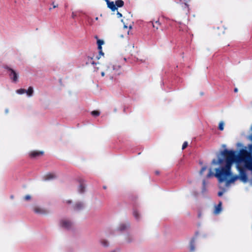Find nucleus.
<instances>
[{
  "label": "nucleus",
  "mask_w": 252,
  "mask_h": 252,
  "mask_svg": "<svg viewBox=\"0 0 252 252\" xmlns=\"http://www.w3.org/2000/svg\"><path fill=\"white\" fill-rule=\"evenodd\" d=\"M129 224L122 223L120 225V226L119 227V229L120 231H123V230L126 229L128 227H129Z\"/></svg>",
  "instance_id": "16"
},
{
  "label": "nucleus",
  "mask_w": 252,
  "mask_h": 252,
  "mask_svg": "<svg viewBox=\"0 0 252 252\" xmlns=\"http://www.w3.org/2000/svg\"><path fill=\"white\" fill-rule=\"evenodd\" d=\"M87 62H86V64H88L89 63H91L92 64H96L94 62V61L93 60V58H91V57H87Z\"/></svg>",
  "instance_id": "20"
},
{
  "label": "nucleus",
  "mask_w": 252,
  "mask_h": 252,
  "mask_svg": "<svg viewBox=\"0 0 252 252\" xmlns=\"http://www.w3.org/2000/svg\"><path fill=\"white\" fill-rule=\"evenodd\" d=\"M101 243L104 247H107L108 246V242L105 240H101Z\"/></svg>",
  "instance_id": "24"
},
{
  "label": "nucleus",
  "mask_w": 252,
  "mask_h": 252,
  "mask_svg": "<svg viewBox=\"0 0 252 252\" xmlns=\"http://www.w3.org/2000/svg\"><path fill=\"white\" fill-rule=\"evenodd\" d=\"M116 6L117 7H122L124 5V2L123 0H117L115 1Z\"/></svg>",
  "instance_id": "14"
},
{
  "label": "nucleus",
  "mask_w": 252,
  "mask_h": 252,
  "mask_svg": "<svg viewBox=\"0 0 252 252\" xmlns=\"http://www.w3.org/2000/svg\"><path fill=\"white\" fill-rule=\"evenodd\" d=\"M218 196H222V194H223V192H222V191H219V192H218Z\"/></svg>",
  "instance_id": "36"
},
{
  "label": "nucleus",
  "mask_w": 252,
  "mask_h": 252,
  "mask_svg": "<svg viewBox=\"0 0 252 252\" xmlns=\"http://www.w3.org/2000/svg\"><path fill=\"white\" fill-rule=\"evenodd\" d=\"M85 190V185L83 182H80L78 188V191L80 193H83Z\"/></svg>",
  "instance_id": "12"
},
{
  "label": "nucleus",
  "mask_w": 252,
  "mask_h": 252,
  "mask_svg": "<svg viewBox=\"0 0 252 252\" xmlns=\"http://www.w3.org/2000/svg\"><path fill=\"white\" fill-rule=\"evenodd\" d=\"M155 174L156 175H159V172L158 171H155Z\"/></svg>",
  "instance_id": "40"
},
{
  "label": "nucleus",
  "mask_w": 252,
  "mask_h": 252,
  "mask_svg": "<svg viewBox=\"0 0 252 252\" xmlns=\"http://www.w3.org/2000/svg\"><path fill=\"white\" fill-rule=\"evenodd\" d=\"M186 29H187V27H186L185 25H181L180 26H179V30L180 31H184V30H185V31H187Z\"/></svg>",
  "instance_id": "28"
},
{
  "label": "nucleus",
  "mask_w": 252,
  "mask_h": 252,
  "mask_svg": "<svg viewBox=\"0 0 252 252\" xmlns=\"http://www.w3.org/2000/svg\"><path fill=\"white\" fill-rule=\"evenodd\" d=\"M115 252V251H114V252Z\"/></svg>",
  "instance_id": "47"
},
{
  "label": "nucleus",
  "mask_w": 252,
  "mask_h": 252,
  "mask_svg": "<svg viewBox=\"0 0 252 252\" xmlns=\"http://www.w3.org/2000/svg\"><path fill=\"white\" fill-rule=\"evenodd\" d=\"M17 93L19 94H23L26 93V90L24 89H20L17 90Z\"/></svg>",
  "instance_id": "25"
},
{
  "label": "nucleus",
  "mask_w": 252,
  "mask_h": 252,
  "mask_svg": "<svg viewBox=\"0 0 252 252\" xmlns=\"http://www.w3.org/2000/svg\"><path fill=\"white\" fill-rule=\"evenodd\" d=\"M55 177H56V176L54 174L48 173L45 176V180H50V179H54Z\"/></svg>",
  "instance_id": "15"
},
{
  "label": "nucleus",
  "mask_w": 252,
  "mask_h": 252,
  "mask_svg": "<svg viewBox=\"0 0 252 252\" xmlns=\"http://www.w3.org/2000/svg\"><path fill=\"white\" fill-rule=\"evenodd\" d=\"M105 72L110 78L113 79L122 73L121 66L119 65L109 63L106 65Z\"/></svg>",
  "instance_id": "2"
},
{
  "label": "nucleus",
  "mask_w": 252,
  "mask_h": 252,
  "mask_svg": "<svg viewBox=\"0 0 252 252\" xmlns=\"http://www.w3.org/2000/svg\"><path fill=\"white\" fill-rule=\"evenodd\" d=\"M234 91L235 93H237L238 92V89L237 88H235L234 90Z\"/></svg>",
  "instance_id": "41"
},
{
  "label": "nucleus",
  "mask_w": 252,
  "mask_h": 252,
  "mask_svg": "<svg viewBox=\"0 0 252 252\" xmlns=\"http://www.w3.org/2000/svg\"><path fill=\"white\" fill-rule=\"evenodd\" d=\"M117 15L118 18H121L122 17V14L119 12H117Z\"/></svg>",
  "instance_id": "34"
},
{
  "label": "nucleus",
  "mask_w": 252,
  "mask_h": 252,
  "mask_svg": "<svg viewBox=\"0 0 252 252\" xmlns=\"http://www.w3.org/2000/svg\"><path fill=\"white\" fill-rule=\"evenodd\" d=\"M107 4L108 7L112 11H114L117 9L115 3H114L113 1L110 2V1H108Z\"/></svg>",
  "instance_id": "9"
},
{
  "label": "nucleus",
  "mask_w": 252,
  "mask_h": 252,
  "mask_svg": "<svg viewBox=\"0 0 252 252\" xmlns=\"http://www.w3.org/2000/svg\"><path fill=\"white\" fill-rule=\"evenodd\" d=\"M190 251L193 252L195 250V238H192L190 241Z\"/></svg>",
  "instance_id": "13"
},
{
  "label": "nucleus",
  "mask_w": 252,
  "mask_h": 252,
  "mask_svg": "<svg viewBox=\"0 0 252 252\" xmlns=\"http://www.w3.org/2000/svg\"><path fill=\"white\" fill-rule=\"evenodd\" d=\"M99 50V55L104 56V53L102 52V49L101 50Z\"/></svg>",
  "instance_id": "35"
},
{
  "label": "nucleus",
  "mask_w": 252,
  "mask_h": 252,
  "mask_svg": "<svg viewBox=\"0 0 252 252\" xmlns=\"http://www.w3.org/2000/svg\"><path fill=\"white\" fill-rule=\"evenodd\" d=\"M3 68L7 70L9 72L10 78L12 80V81L14 82H16L18 79V73L14 70L9 67L7 65H4Z\"/></svg>",
  "instance_id": "4"
},
{
  "label": "nucleus",
  "mask_w": 252,
  "mask_h": 252,
  "mask_svg": "<svg viewBox=\"0 0 252 252\" xmlns=\"http://www.w3.org/2000/svg\"><path fill=\"white\" fill-rule=\"evenodd\" d=\"M207 169V167L206 166H203L201 168L200 172H199V173L201 175H203L204 171H205Z\"/></svg>",
  "instance_id": "26"
},
{
  "label": "nucleus",
  "mask_w": 252,
  "mask_h": 252,
  "mask_svg": "<svg viewBox=\"0 0 252 252\" xmlns=\"http://www.w3.org/2000/svg\"><path fill=\"white\" fill-rule=\"evenodd\" d=\"M237 170L239 172V178L244 183H246L248 181V178L246 172L245 166H236Z\"/></svg>",
  "instance_id": "3"
},
{
  "label": "nucleus",
  "mask_w": 252,
  "mask_h": 252,
  "mask_svg": "<svg viewBox=\"0 0 252 252\" xmlns=\"http://www.w3.org/2000/svg\"><path fill=\"white\" fill-rule=\"evenodd\" d=\"M201 217V213L200 211H199L198 213V217L199 218H200Z\"/></svg>",
  "instance_id": "38"
},
{
  "label": "nucleus",
  "mask_w": 252,
  "mask_h": 252,
  "mask_svg": "<svg viewBox=\"0 0 252 252\" xmlns=\"http://www.w3.org/2000/svg\"><path fill=\"white\" fill-rule=\"evenodd\" d=\"M224 161V159L223 158H219L218 161H217L215 159H214L213 160H212V163L213 164H217V163H219V164H221Z\"/></svg>",
  "instance_id": "19"
},
{
  "label": "nucleus",
  "mask_w": 252,
  "mask_h": 252,
  "mask_svg": "<svg viewBox=\"0 0 252 252\" xmlns=\"http://www.w3.org/2000/svg\"><path fill=\"white\" fill-rule=\"evenodd\" d=\"M153 27L156 28L157 30L158 29V26L160 25V23L158 21H156L154 23H152Z\"/></svg>",
  "instance_id": "21"
},
{
  "label": "nucleus",
  "mask_w": 252,
  "mask_h": 252,
  "mask_svg": "<svg viewBox=\"0 0 252 252\" xmlns=\"http://www.w3.org/2000/svg\"><path fill=\"white\" fill-rule=\"evenodd\" d=\"M61 225L64 228L69 229L72 226V223L67 220H62L61 221Z\"/></svg>",
  "instance_id": "7"
},
{
  "label": "nucleus",
  "mask_w": 252,
  "mask_h": 252,
  "mask_svg": "<svg viewBox=\"0 0 252 252\" xmlns=\"http://www.w3.org/2000/svg\"><path fill=\"white\" fill-rule=\"evenodd\" d=\"M213 175H214L213 172L212 171L211 169H210L207 175V177L210 178V177H212Z\"/></svg>",
  "instance_id": "27"
},
{
  "label": "nucleus",
  "mask_w": 252,
  "mask_h": 252,
  "mask_svg": "<svg viewBox=\"0 0 252 252\" xmlns=\"http://www.w3.org/2000/svg\"><path fill=\"white\" fill-rule=\"evenodd\" d=\"M221 155L225 158L226 164L220 169L217 168L215 174V176L220 183L224 181L227 177L231 175V167L232 163L235 162L234 151L224 149L221 152Z\"/></svg>",
  "instance_id": "1"
},
{
  "label": "nucleus",
  "mask_w": 252,
  "mask_h": 252,
  "mask_svg": "<svg viewBox=\"0 0 252 252\" xmlns=\"http://www.w3.org/2000/svg\"><path fill=\"white\" fill-rule=\"evenodd\" d=\"M96 58H97V59H99L100 58V57L97 56V57H96Z\"/></svg>",
  "instance_id": "44"
},
{
  "label": "nucleus",
  "mask_w": 252,
  "mask_h": 252,
  "mask_svg": "<svg viewBox=\"0 0 252 252\" xmlns=\"http://www.w3.org/2000/svg\"><path fill=\"white\" fill-rule=\"evenodd\" d=\"M203 184L204 186H205V181L204 180L203 182Z\"/></svg>",
  "instance_id": "43"
},
{
  "label": "nucleus",
  "mask_w": 252,
  "mask_h": 252,
  "mask_svg": "<svg viewBox=\"0 0 252 252\" xmlns=\"http://www.w3.org/2000/svg\"><path fill=\"white\" fill-rule=\"evenodd\" d=\"M26 93L29 96H32L33 93V90L32 87H29L27 91L26 90Z\"/></svg>",
  "instance_id": "17"
},
{
  "label": "nucleus",
  "mask_w": 252,
  "mask_h": 252,
  "mask_svg": "<svg viewBox=\"0 0 252 252\" xmlns=\"http://www.w3.org/2000/svg\"><path fill=\"white\" fill-rule=\"evenodd\" d=\"M91 114L93 116L96 117L99 115L100 112L98 111L94 110L91 112Z\"/></svg>",
  "instance_id": "23"
},
{
  "label": "nucleus",
  "mask_w": 252,
  "mask_h": 252,
  "mask_svg": "<svg viewBox=\"0 0 252 252\" xmlns=\"http://www.w3.org/2000/svg\"><path fill=\"white\" fill-rule=\"evenodd\" d=\"M219 129L222 131L224 129V123L223 122H220L219 125Z\"/></svg>",
  "instance_id": "22"
},
{
  "label": "nucleus",
  "mask_w": 252,
  "mask_h": 252,
  "mask_svg": "<svg viewBox=\"0 0 252 252\" xmlns=\"http://www.w3.org/2000/svg\"><path fill=\"white\" fill-rule=\"evenodd\" d=\"M105 1H106V2L107 3V1H109V0H105Z\"/></svg>",
  "instance_id": "46"
},
{
  "label": "nucleus",
  "mask_w": 252,
  "mask_h": 252,
  "mask_svg": "<svg viewBox=\"0 0 252 252\" xmlns=\"http://www.w3.org/2000/svg\"><path fill=\"white\" fill-rule=\"evenodd\" d=\"M97 44L98 45V49L101 50L102 49V45L104 44V41L101 39H98L97 40Z\"/></svg>",
  "instance_id": "18"
},
{
  "label": "nucleus",
  "mask_w": 252,
  "mask_h": 252,
  "mask_svg": "<svg viewBox=\"0 0 252 252\" xmlns=\"http://www.w3.org/2000/svg\"><path fill=\"white\" fill-rule=\"evenodd\" d=\"M221 206L222 203L221 202H220L219 203L215 206V209L214 210V214H219L221 211Z\"/></svg>",
  "instance_id": "10"
},
{
  "label": "nucleus",
  "mask_w": 252,
  "mask_h": 252,
  "mask_svg": "<svg viewBox=\"0 0 252 252\" xmlns=\"http://www.w3.org/2000/svg\"><path fill=\"white\" fill-rule=\"evenodd\" d=\"M43 154L44 153L42 151H32L29 153V156L31 158H35L42 156Z\"/></svg>",
  "instance_id": "5"
},
{
  "label": "nucleus",
  "mask_w": 252,
  "mask_h": 252,
  "mask_svg": "<svg viewBox=\"0 0 252 252\" xmlns=\"http://www.w3.org/2000/svg\"><path fill=\"white\" fill-rule=\"evenodd\" d=\"M103 189H106V187L105 186H104V187H103Z\"/></svg>",
  "instance_id": "45"
},
{
  "label": "nucleus",
  "mask_w": 252,
  "mask_h": 252,
  "mask_svg": "<svg viewBox=\"0 0 252 252\" xmlns=\"http://www.w3.org/2000/svg\"><path fill=\"white\" fill-rule=\"evenodd\" d=\"M133 215L136 219H139V213L137 211H133Z\"/></svg>",
  "instance_id": "29"
},
{
  "label": "nucleus",
  "mask_w": 252,
  "mask_h": 252,
  "mask_svg": "<svg viewBox=\"0 0 252 252\" xmlns=\"http://www.w3.org/2000/svg\"><path fill=\"white\" fill-rule=\"evenodd\" d=\"M251 129L252 130V126ZM250 139L252 141V135L250 136ZM248 147H249L250 151H252V144L249 145Z\"/></svg>",
  "instance_id": "30"
},
{
  "label": "nucleus",
  "mask_w": 252,
  "mask_h": 252,
  "mask_svg": "<svg viewBox=\"0 0 252 252\" xmlns=\"http://www.w3.org/2000/svg\"><path fill=\"white\" fill-rule=\"evenodd\" d=\"M31 198V197L30 195H27L24 197V199L26 200H29Z\"/></svg>",
  "instance_id": "32"
},
{
  "label": "nucleus",
  "mask_w": 252,
  "mask_h": 252,
  "mask_svg": "<svg viewBox=\"0 0 252 252\" xmlns=\"http://www.w3.org/2000/svg\"><path fill=\"white\" fill-rule=\"evenodd\" d=\"M33 211L35 213L40 215H46L48 212L46 209L39 207H35L33 208Z\"/></svg>",
  "instance_id": "6"
},
{
  "label": "nucleus",
  "mask_w": 252,
  "mask_h": 252,
  "mask_svg": "<svg viewBox=\"0 0 252 252\" xmlns=\"http://www.w3.org/2000/svg\"><path fill=\"white\" fill-rule=\"evenodd\" d=\"M52 5L53 6V8H55L56 7H58V4H55L54 2H53L52 3Z\"/></svg>",
  "instance_id": "37"
},
{
  "label": "nucleus",
  "mask_w": 252,
  "mask_h": 252,
  "mask_svg": "<svg viewBox=\"0 0 252 252\" xmlns=\"http://www.w3.org/2000/svg\"><path fill=\"white\" fill-rule=\"evenodd\" d=\"M184 5L185 6V8H187V11L188 12L189 11V5L187 3H185L184 4Z\"/></svg>",
  "instance_id": "33"
},
{
  "label": "nucleus",
  "mask_w": 252,
  "mask_h": 252,
  "mask_svg": "<svg viewBox=\"0 0 252 252\" xmlns=\"http://www.w3.org/2000/svg\"><path fill=\"white\" fill-rule=\"evenodd\" d=\"M67 202L69 204V203H71V200H68V201H67Z\"/></svg>",
  "instance_id": "42"
},
{
  "label": "nucleus",
  "mask_w": 252,
  "mask_h": 252,
  "mask_svg": "<svg viewBox=\"0 0 252 252\" xmlns=\"http://www.w3.org/2000/svg\"><path fill=\"white\" fill-rule=\"evenodd\" d=\"M105 73H106L105 71V72H104V71L101 72V76H104Z\"/></svg>",
  "instance_id": "39"
},
{
  "label": "nucleus",
  "mask_w": 252,
  "mask_h": 252,
  "mask_svg": "<svg viewBox=\"0 0 252 252\" xmlns=\"http://www.w3.org/2000/svg\"><path fill=\"white\" fill-rule=\"evenodd\" d=\"M84 207V204L81 202H77L73 206L74 210L76 211H79L82 210Z\"/></svg>",
  "instance_id": "8"
},
{
  "label": "nucleus",
  "mask_w": 252,
  "mask_h": 252,
  "mask_svg": "<svg viewBox=\"0 0 252 252\" xmlns=\"http://www.w3.org/2000/svg\"><path fill=\"white\" fill-rule=\"evenodd\" d=\"M188 145V142L187 141L184 142L182 145V149L184 150L185 149H186Z\"/></svg>",
  "instance_id": "31"
},
{
  "label": "nucleus",
  "mask_w": 252,
  "mask_h": 252,
  "mask_svg": "<svg viewBox=\"0 0 252 252\" xmlns=\"http://www.w3.org/2000/svg\"><path fill=\"white\" fill-rule=\"evenodd\" d=\"M239 178V176L235 175L231 177L229 180H226V184H229L231 183H233Z\"/></svg>",
  "instance_id": "11"
}]
</instances>
